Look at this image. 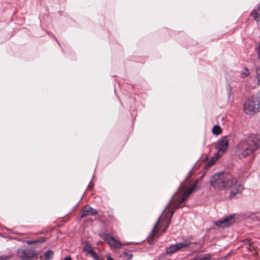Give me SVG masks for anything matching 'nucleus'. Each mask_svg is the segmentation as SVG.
Segmentation results:
<instances>
[{"label":"nucleus","instance_id":"nucleus-7","mask_svg":"<svg viewBox=\"0 0 260 260\" xmlns=\"http://www.w3.org/2000/svg\"><path fill=\"white\" fill-rule=\"evenodd\" d=\"M18 256L22 260H28L37 255L35 250L22 247L17 251Z\"/></svg>","mask_w":260,"mask_h":260},{"label":"nucleus","instance_id":"nucleus-16","mask_svg":"<svg viewBox=\"0 0 260 260\" xmlns=\"http://www.w3.org/2000/svg\"><path fill=\"white\" fill-rule=\"evenodd\" d=\"M222 132V129L221 127L218 125H215L213 126L212 128V133L215 135H219Z\"/></svg>","mask_w":260,"mask_h":260},{"label":"nucleus","instance_id":"nucleus-5","mask_svg":"<svg viewBox=\"0 0 260 260\" xmlns=\"http://www.w3.org/2000/svg\"><path fill=\"white\" fill-rule=\"evenodd\" d=\"M229 145L228 136L222 137L215 144V148L217 150L216 155L218 157L221 156L227 150Z\"/></svg>","mask_w":260,"mask_h":260},{"label":"nucleus","instance_id":"nucleus-11","mask_svg":"<svg viewBox=\"0 0 260 260\" xmlns=\"http://www.w3.org/2000/svg\"><path fill=\"white\" fill-rule=\"evenodd\" d=\"M82 250L84 252H87L88 254H90L93 258H96V253L93 250L90 244L86 242L85 243L84 247H83Z\"/></svg>","mask_w":260,"mask_h":260},{"label":"nucleus","instance_id":"nucleus-15","mask_svg":"<svg viewBox=\"0 0 260 260\" xmlns=\"http://www.w3.org/2000/svg\"><path fill=\"white\" fill-rule=\"evenodd\" d=\"M54 252L52 250H48L44 253L45 260H51L53 258Z\"/></svg>","mask_w":260,"mask_h":260},{"label":"nucleus","instance_id":"nucleus-13","mask_svg":"<svg viewBox=\"0 0 260 260\" xmlns=\"http://www.w3.org/2000/svg\"><path fill=\"white\" fill-rule=\"evenodd\" d=\"M161 218V216H160L158 218V219L157 222H156V223L155 224L152 231L150 233L149 236L150 237V239H153L155 236V235L156 234V230L157 228L159 223L160 222Z\"/></svg>","mask_w":260,"mask_h":260},{"label":"nucleus","instance_id":"nucleus-18","mask_svg":"<svg viewBox=\"0 0 260 260\" xmlns=\"http://www.w3.org/2000/svg\"><path fill=\"white\" fill-rule=\"evenodd\" d=\"M243 242L245 244H248V245H250L251 243H252V242H251V240L250 239H249V238H247V239H244L243 240Z\"/></svg>","mask_w":260,"mask_h":260},{"label":"nucleus","instance_id":"nucleus-17","mask_svg":"<svg viewBox=\"0 0 260 260\" xmlns=\"http://www.w3.org/2000/svg\"><path fill=\"white\" fill-rule=\"evenodd\" d=\"M250 75L249 70L247 68H245L243 72L241 74V77L242 78H245L248 77Z\"/></svg>","mask_w":260,"mask_h":260},{"label":"nucleus","instance_id":"nucleus-20","mask_svg":"<svg viewBox=\"0 0 260 260\" xmlns=\"http://www.w3.org/2000/svg\"><path fill=\"white\" fill-rule=\"evenodd\" d=\"M173 212H172L171 213V216H173ZM171 218H170L167 223V224H166V226L165 228V229L163 230V232H165L166 231V230L168 229V226H169L170 224V221H171Z\"/></svg>","mask_w":260,"mask_h":260},{"label":"nucleus","instance_id":"nucleus-31","mask_svg":"<svg viewBox=\"0 0 260 260\" xmlns=\"http://www.w3.org/2000/svg\"><path fill=\"white\" fill-rule=\"evenodd\" d=\"M91 188H92V186H91L90 185H89L88 186V189H91Z\"/></svg>","mask_w":260,"mask_h":260},{"label":"nucleus","instance_id":"nucleus-9","mask_svg":"<svg viewBox=\"0 0 260 260\" xmlns=\"http://www.w3.org/2000/svg\"><path fill=\"white\" fill-rule=\"evenodd\" d=\"M100 236L111 247L115 248H120L122 244L120 241L116 240L113 237L109 236L106 233H102L100 234Z\"/></svg>","mask_w":260,"mask_h":260},{"label":"nucleus","instance_id":"nucleus-25","mask_svg":"<svg viewBox=\"0 0 260 260\" xmlns=\"http://www.w3.org/2000/svg\"><path fill=\"white\" fill-rule=\"evenodd\" d=\"M232 252H233L232 250L230 251V252L226 255H225L223 258V259L226 258L227 257H228L232 254Z\"/></svg>","mask_w":260,"mask_h":260},{"label":"nucleus","instance_id":"nucleus-24","mask_svg":"<svg viewBox=\"0 0 260 260\" xmlns=\"http://www.w3.org/2000/svg\"><path fill=\"white\" fill-rule=\"evenodd\" d=\"M125 254L127 256V260H132V255L131 254L128 253H125Z\"/></svg>","mask_w":260,"mask_h":260},{"label":"nucleus","instance_id":"nucleus-23","mask_svg":"<svg viewBox=\"0 0 260 260\" xmlns=\"http://www.w3.org/2000/svg\"><path fill=\"white\" fill-rule=\"evenodd\" d=\"M9 257L7 255H1L0 260H7Z\"/></svg>","mask_w":260,"mask_h":260},{"label":"nucleus","instance_id":"nucleus-4","mask_svg":"<svg viewBox=\"0 0 260 260\" xmlns=\"http://www.w3.org/2000/svg\"><path fill=\"white\" fill-rule=\"evenodd\" d=\"M260 109V96L253 95L243 105L244 112L248 115H253Z\"/></svg>","mask_w":260,"mask_h":260},{"label":"nucleus","instance_id":"nucleus-19","mask_svg":"<svg viewBox=\"0 0 260 260\" xmlns=\"http://www.w3.org/2000/svg\"><path fill=\"white\" fill-rule=\"evenodd\" d=\"M36 240H37V243H43L46 241V238L42 237L41 238H39L36 239Z\"/></svg>","mask_w":260,"mask_h":260},{"label":"nucleus","instance_id":"nucleus-12","mask_svg":"<svg viewBox=\"0 0 260 260\" xmlns=\"http://www.w3.org/2000/svg\"><path fill=\"white\" fill-rule=\"evenodd\" d=\"M250 15L253 17L257 22H260V8L256 10H253L250 14Z\"/></svg>","mask_w":260,"mask_h":260},{"label":"nucleus","instance_id":"nucleus-8","mask_svg":"<svg viewBox=\"0 0 260 260\" xmlns=\"http://www.w3.org/2000/svg\"><path fill=\"white\" fill-rule=\"evenodd\" d=\"M235 221V215L231 214L219 220L215 221L214 224L217 226L226 228L233 224Z\"/></svg>","mask_w":260,"mask_h":260},{"label":"nucleus","instance_id":"nucleus-22","mask_svg":"<svg viewBox=\"0 0 260 260\" xmlns=\"http://www.w3.org/2000/svg\"><path fill=\"white\" fill-rule=\"evenodd\" d=\"M26 243L28 244H34L37 243V240H27L26 241Z\"/></svg>","mask_w":260,"mask_h":260},{"label":"nucleus","instance_id":"nucleus-28","mask_svg":"<svg viewBox=\"0 0 260 260\" xmlns=\"http://www.w3.org/2000/svg\"><path fill=\"white\" fill-rule=\"evenodd\" d=\"M63 260H72V259H71V257L67 256V257H66Z\"/></svg>","mask_w":260,"mask_h":260},{"label":"nucleus","instance_id":"nucleus-2","mask_svg":"<svg viewBox=\"0 0 260 260\" xmlns=\"http://www.w3.org/2000/svg\"><path fill=\"white\" fill-rule=\"evenodd\" d=\"M260 149V135H247L237 144L235 148L236 155L240 159L246 158Z\"/></svg>","mask_w":260,"mask_h":260},{"label":"nucleus","instance_id":"nucleus-29","mask_svg":"<svg viewBox=\"0 0 260 260\" xmlns=\"http://www.w3.org/2000/svg\"><path fill=\"white\" fill-rule=\"evenodd\" d=\"M107 260H114V259L113 258H112L111 257L108 256L107 257Z\"/></svg>","mask_w":260,"mask_h":260},{"label":"nucleus","instance_id":"nucleus-26","mask_svg":"<svg viewBox=\"0 0 260 260\" xmlns=\"http://www.w3.org/2000/svg\"><path fill=\"white\" fill-rule=\"evenodd\" d=\"M95 260H104L103 258H100L99 257L98 254H96V258H93Z\"/></svg>","mask_w":260,"mask_h":260},{"label":"nucleus","instance_id":"nucleus-3","mask_svg":"<svg viewBox=\"0 0 260 260\" xmlns=\"http://www.w3.org/2000/svg\"><path fill=\"white\" fill-rule=\"evenodd\" d=\"M192 169L188 173L187 176L186 177L185 182L182 183L178 188V191L181 192L185 188V190L183 193V194L181 198H180L178 199V202L179 204H181L182 203L185 201L188 197L190 196L191 193L194 191V190L197 189V185L199 182V180H196L193 183L188 187H186V185L190 183V177L192 175Z\"/></svg>","mask_w":260,"mask_h":260},{"label":"nucleus","instance_id":"nucleus-10","mask_svg":"<svg viewBox=\"0 0 260 260\" xmlns=\"http://www.w3.org/2000/svg\"><path fill=\"white\" fill-rule=\"evenodd\" d=\"M98 214L97 211L90 206H86L81 211L80 217L84 218L88 215H95Z\"/></svg>","mask_w":260,"mask_h":260},{"label":"nucleus","instance_id":"nucleus-27","mask_svg":"<svg viewBox=\"0 0 260 260\" xmlns=\"http://www.w3.org/2000/svg\"><path fill=\"white\" fill-rule=\"evenodd\" d=\"M214 160H212V161H210L209 164H208V166H211L213 164H214Z\"/></svg>","mask_w":260,"mask_h":260},{"label":"nucleus","instance_id":"nucleus-21","mask_svg":"<svg viewBox=\"0 0 260 260\" xmlns=\"http://www.w3.org/2000/svg\"><path fill=\"white\" fill-rule=\"evenodd\" d=\"M252 243H251L250 245H249L248 246L246 247V249L247 250L251 251L255 248L252 245Z\"/></svg>","mask_w":260,"mask_h":260},{"label":"nucleus","instance_id":"nucleus-6","mask_svg":"<svg viewBox=\"0 0 260 260\" xmlns=\"http://www.w3.org/2000/svg\"><path fill=\"white\" fill-rule=\"evenodd\" d=\"M190 244L191 242L189 239H185L182 242L171 245L169 247L167 248L166 253L167 254H172L177 251L181 250L182 248L188 247Z\"/></svg>","mask_w":260,"mask_h":260},{"label":"nucleus","instance_id":"nucleus-30","mask_svg":"<svg viewBox=\"0 0 260 260\" xmlns=\"http://www.w3.org/2000/svg\"><path fill=\"white\" fill-rule=\"evenodd\" d=\"M169 206H170V204H168L167 206V207H166V209L164 211V212L168 209L169 208Z\"/></svg>","mask_w":260,"mask_h":260},{"label":"nucleus","instance_id":"nucleus-1","mask_svg":"<svg viewBox=\"0 0 260 260\" xmlns=\"http://www.w3.org/2000/svg\"><path fill=\"white\" fill-rule=\"evenodd\" d=\"M210 183L215 189L230 190V199L234 198L243 189L242 185L238 183L237 178L229 173L215 174L211 178Z\"/></svg>","mask_w":260,"mask_h":260},{"label":"nucleus","instance_id":"nucleus-14","mask_svg":"<svg viewBox=\"0 0 260 260\" xmlns=\"http://www.w3.org/2000/svg\"><path fill=\"white\" fill-rule=\"evenodd\" d=\"M255 77L257 81V83L254 86H250L252 88H255L256 86L260 85V66L256 67L255 69Z\"/></svg>","mask_w":260,"mask_h":260}]
</instances>
